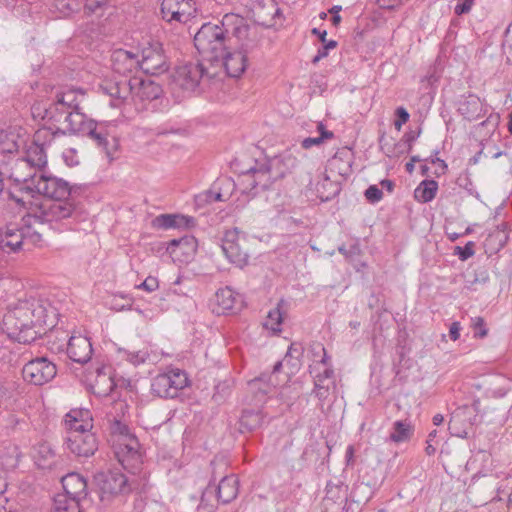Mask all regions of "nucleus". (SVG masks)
I'll use <instances>...</instances> for the list:
<instances>
[{"label": "nucleus", "mask_w": 512, "mask_h": 512, "mask_svg": "<svg viewBox=\"0 0 512 512\" xmlns=\"http://www.w3.org/2000/svg\"><path fill=\"white\" fill-rule=\"evenodd\" d=\"M46 324V309L35 299L22 300L3 317L2 329L8 337L23 344L35 341Z\"/></svg>", "instance_id": "f257e3e1"}, {"label": "nucleus", "mask_w": 512, "mask_h": 512, "mask_svg": "<svg viewBox=\"0 0 512 512\" xmlns=\"http://www.w3.org/2000/svg\"><path fill=\"white\" fill-rule=\"evenodd\" d=\"M10 178L16 183H23L24 189L35 192L51 200H64L71 195L72 188L67 181L55 176H47L43 171L33 174L11 173Z\"/></svg>", "instance_id": "f03ea898"}, {"label": "nucleus", "mask_w": 512, "mask_h": 512, "mask_svg": "<svg viewBox=\"0 0 512 512\" xmlns=\"http://www.w3.org/2000/svg\"><path fill=\"white\" fill-rule=\"evenodd\" d=\"M206 61L188 62L178 66L172 76V85L184 92H200L204 86L217 76L214 65H205Z\"/></svg>", "instance_id": "7ed1b4c3"}, {"label": "nucleus", "mask_w": 512, "mask_h": 512, "mask_svg": "<svg viewBox=\"0 0 512 512\" xmlns=\"http://www.w3.org/2000/svg\"><path fill=\"white\" fill-rule=\"evenodd\" d=\"M226 38L219 25L205 23L195 34L194 45L203 57V61L214 65V62H219L220 58H223L226 50Z\"/></svg>", "instance_id": "20e7f679"}, {"label": "nucleus", "mask_w": 512, "mask_h": 512, "mask_svg": "<svg viewBox=\"0 0 512 512\" xmlns=\"http://www.w3.org/2000/svg\"><path fill=\"white\" fill-rule=\"evenodd\" d=\"M114 128L115 125L111 123L92 120L84 132V136H88L105 153L109 162L118 157L120 147Z\"/></svg>", "instance_id": "39448f33"}, {"label": "nucleus", "mask_w": 512, "mask_h": 512, "mask_svg": "<svg viewBox=\"0 0 512 512\" xmlns=\"http://www.w3.org/2000/svg\"><path fill=\"white\" fill-rule=\"evenodd\" d=\"M188 385V377L185 371L172 368L158 374L152 379L151 391L161 398H176L179 392Z\"/></svg>", "instance_id": "423d86ee"}, {"label": "nucleus", "mask_w": 512, "mask_h": 512, "mask_svg": "<svg viewBox=\"0 0 512 512\" xmlns=\"http://www.w3.org/2000/svg\"><path fill=\"white\" fill-rule=\"evenodd\" d=\"M221 248L231 263L238 267L247 265L249 260L248 240L238 228L227 230L224 233Z\"/></svg>", "instance_id": "0eeeda50"}, {"label": "nucleus", "mask_w": 512, "mask_h": 512, "mask_svg": "<svg viewBox=\"0 0 512 512\" xmlns=\"http://www.w3.org/2000/svg\"><path fill=\"white\" fill-rule=\"evenodd\" d=\"M258 38H249V41L242 42L240 48L235 52L224 51L223 58L214 62L217 72L224 67L230 77L237 78L243 74L247 67V55L258 46Z\"/></svg>", "instance_id": "6e6552de"}, {"label": "nucleus", "mask_w": 512, "mask_h": 512, "mask_svg": "<svg viewBox=\"0 0 512 512\" xmlns=\"http://www.w3.org/2000/svg\"><path fill=\"white\" fill-rule=\"evenodd\" d=\"M114 454L124 469L135 473L142 464L140 444L136 437H125L113 445Z\"/></svg>", "instance_id": "1a4fd4ad"}, {"label": "nucleus", "mask_w": 512, "mask_h": 512, "mask_svg": "<svg viewBox=\"0 0 512 512\" xmlns=\"http://www.w3.org/2000/svg\"><path fill=\"white\" fill-rule=\"evenodd\" d=\"M75 212V205L68 198L64 200L45 201L35 211V218L40 223H52L67 219Z\"/></svg>", "instance_id": "9d476101"}, {"label": "nucleus", "mask_w": 512, "mask_h": 512, "mask_svg": "<svg viewBox=\"0 0 512 512\" xmlns=\"http://www.w3.org/2000/svg\"><path fill=\"white\" fill-rule=\"evenodd\" d=\"M22 374L26 381L40 386L56 376L57 368L47 357H37L24 365Z\"/></svg>", "instance_id": "9b49d317"}, {"label": "nucleus", "mask_w": 512, "mask_h": 512, "mask_svg": "<svg viewBox=\"0 0 512 512\" xmlns=\"http://www.w3.org/2000/svg\"><path fill=\"white\" fill-rule=\"evenodd\" d=\"M139 68L151 75L163 73L168 69L167 58L160 43H152L143 48Z\"/></svg>", "instance_id": "f8f14e48"}, {"label": "nucleus", "mask_w": 512, "mask_h": 512, "mask_svg": "<svg viewBox=\"0 0 512 512\" xmlns=\"http://www.w3.org/2000/svg\"><path fill=\"white\" fill-rule=\"evenodd\" d=\"M66 446L75 456L88 458L98 450V439L94 432H68Z\"/></svg>", "instance_id": "ddd939ff"}, {"label": "nucleus", "mask_w": 512, "mask_h": 512, "mask_svg": "<svg viewBox=\"0 0 512 512\" xmlns=\"http://www.w3.org/2000/svg\"><path fill=\"white\" fill-rule=\"evenodd\" d=\"M195 11L192 0H163L161 3L162 18L169 23H185Z\"/></svg>", "instance_id": "4468645a"}, {"label": "nucleus", "mask_w": 512, "mask_h": 512, "mask_svg": "<svg viewBox=\"0 0 512 512\" xmlns=\"http://www.w3.org/2000/svg\"><path fill=\"white\" fill-rule=\"evenodd\" d=\"M219 28L223 31V34L227 37V35L231 34L235 36L241 43L249 41V38H253L254 36L258 38L255 29L250 28L247 24L246 20L235 13H227L222 17L221 25Z\"/></svg>", "instance_id": "2eb2a0df"}, {"label": "nucleus", "mask_w": 512, "mask_h": 512, "mask_svg": "<svg viewBox=\"0 0 512 512\" xmlns=\"http://www.w3.org/2000/svg\"><path fill=\"white\" fill-rule=\"evenodd\" d=\"M34 118L41 117L52 123L56 133H61L68 119L66 116L72 112V109L61 107L59 103L53 101L48 107H42L41 104H35L31 108Z\"/></svg>", "instance_id": "dca6fc26"}, {"label": "nucleus", "mask_w": 512, "mask_h": 512, "mask_svg": "<svg viewBox=\"0 0 512 512\" xmlns=\"http://www.w3.org/2000/svg\"><path fill=\"white\" fill-rule=\"evenodd\" d=\"M96 480L103 494L118 495L130 491L127 477L118 470L99 473Z\"/></svg>", "instance_id": "f3484780"}, {"label": "nucleus", "mask_w": 512, "mask_h": 512, "mask_svg": "<svg viewBox=\"0 0 512 512\" xmlns=\"http://www.w3.org/2000/svg\"><path fill=\"white\" fill-rule=\"evenodd\" d=\"M25 246V235L22 227L15 224L0 226V252L17 253Z\"/></svg>", "instance_id": "a211bd4d"}, {"label": "nucleus", "mask_w": 512, "mask_h": 512, "mask_svg": "<svg viewBox=\"0 0 512 512\" xmlns=\"http://www.w3.org/2000/svg\"><path fill=\"white\" fill-rule=\"evenodd\" d=\"M130 95L134 101H152L158 99L163 90L161 86L152 80L139 78L130 79Z\"/></svg>", "instance_id": "6ab92c4d"}, {"label": "nucleus", "mask_w": 512, "mask_h": 512, "mask_svg": "<svg viewBox=\"0 0 512 512\" xmlns=\"http://www.w3.org/2000/svg\"><path fill=\"white\" fill-rule=\"evenodd\" d=\"M47 164L45 148L31 144L26 151L25 158L16 161L11 173L23 174L22 170L35 168V171H42Z\"/></svg>", "instance_id": "aec40b11"}, {"label": "nucleus", "mask_w": 512, "mask_h": 512, "mask_svg": "<svg viewBox=\"0 0 512 512\" xmlns=\"http://www.w3.org/2000/svg\"><path fill=\"white\" fill-rule=\"evenodd\" d=\"M111 68L119 75H127L139 68V55L132 51L124 49H116L112 52L111 57Z\"/></svg>", "instance_id": "412c9836"}, {"label": "nucleus", "mask_w": 512, "mask_h": 512, "mask_svg": "<svg viewBox=\"0 0 512 512\" xmlns=\"http://www.w3.org/2000/svg\"><path fill=\"white\" fill-rule=\"evenodd\" d=\"M92 351L91 342L87 337L72 335L69 338L67 354L72 361L84 364L90 360Z\"/></svg>", "instance_id": "4be33fe9"}, {"label": "nucleus", "mask_w": 512, "mask_h": 512, "mask_svg": "<svg viewBox=\"0 0 512 512\" xmlns=\"http://www.w3.org/2000/svg\"><path fill=\"white\" fill-rule=\"evenodd\" d=\"M61 483L64 491L60 495H67L78 503L87 496V483L80 474L69 473L62 478Z\"/></svg>", "instance_id": "5701e85b"}, {"label": "nucleus", "mask_w": 512, "mask_h": 512, "mask_svg": "<svg viewBox=\"0 0 512 512\" xmlns=\"http://www.w3.org/2000/svg\"><path fill=\"white\" fill-rule=\"evenodd\" d=\"M68 432L93 433V420L88 410L73 409L65 416Z\"/></svg>", "instance_id": "b1692460"}, {"label": "nucleus", "mask_w": 512, "mask_h": 512, "mask_svg": "<svg viewBox=\"0 0 512 512\" xmlns=\"http://www.w3.org/2000/svg\"><path fill=\"white\" fill-rule=\"evenodd\" d=\"M474 410L469 406H461L454 410L449 421L451 433L464 437L467 435V428L472 426L471 415Z\"/></svg>", "instance_id": "393cba45"}, {"label": "nucleus", "mask_w": 512, "mask_h": 512, "mask_svg": "<svg viewBox=\"0 0 512 512\" xmlns=\"http://www.w3.org/2000/svg\"><path fill=\"white\" fill-rule=\"evenodd\" d=\"M353 152L349 148L339 149L329 160L328 167L331 172L346 178L352 172Z\"/></svg>", "instance_id": "a878e982"}, {"label": "nucleus", "mask_w": 512, "mask_h": 512, "mask_svg": "<svg viewBox=\"0 0 512 512\" xmlns=\"http://www.w3.org/2000/svg\"><path fill=\"white\" fill-rule=\"evenodd\" d=\"M458 112L467 120L472 121L485 114L481 99L473 94L463 96L458 101Z\"/></svg>", "instance_id": "bb28decb"}, {"label": "nucleus", "mask_w": 512, "mask_h": 512, "mask_svg": "<svg viewBox=\"0 0 512 512\" xmlns=\"http://www.w3.org/2000/svg\"><path fill=\"white\" fill-rule=\"evenodd\" d=\"M241 303V296L230 287L219 289L215 294L216 307L213 311L217 314H225L233 311Z\"/></svg>", "instance_id": "cd10ccee"}, {"label": "nucleus", "mask_w": 512, "mask_h": 512, "mask_svg": "<svg viewBox=\"0 0 512 512\" xmlns=\"http://www.w3.org/2000/svg\"><path fill=\"white\" fill-rule=\"evenodd\" d=\"M193 217L180 214H161L152 220V226L156 229L187 228L193 226Z\"/></svg>", "instance_id": "c85d7f7f"}, {"label": "nucleus", "mask_w": 512, "mask_h": 512, "mask_svg": "<svg viewBox=\"0 0 512 512\" xmlns=\"http://www.w3.org/2000/svg\"><path fill=\"white\" fill-rule=\"evenodd\" d=\"M25 144V139L20 135L16 128L0 130V153L13 154Z\"/></svg>", "instance_id": "c756f323"}, {"label": "nucleus", "mask_w": 512, "mask_h": 512, "mask_svg": "<svg viewBox=\"0 0 512 512\" xmlns=\"http://www.w3.org/2000/svg\"><path fill=\"white\" fill-rule=\"evenodd\" d=\"M116 384L112 377L110 366H101L96 370L95 383L93 385L94 393L99 396H108L115 388Z\"/></svg>", "instance_id": "7c9ffc66"}, {"label": "nucleus", "mask_w": 512, "mask_h": 512, "mask_svg": "<svg viewBox=\"0 0 512 512\" xmlns=\"http://www.w3.org/2000/svg\"><path fill=\"white\" fill-rule=\"evenodd\" d=\"M238 478L231 474L224 476L216 487V496L223 504L230 503L238 495Z\"/></svg>", "instance_id": "2f4dec72"}, {"label": "nucleus", "mask_w": 512, "mask_h": 512, "mask_svg": "<svg viewBox=\"0 0 512 512\" xmlns=\"http://www.w3.org/2000/svg\"><path fill=\"white\" fill-rule=\"evenodd\" d=\"M67 122L61 131V135L64 134H80L84 136L88 124L92 119H88L86 115L79 111V109L72 110L68 116H66Z\"/></svg>", "instance_id": "473e14b6"}, {"label": "nucleus", "mask_w": 512, "mask_h": 512, "mask_svg": "<svg viewBox=\"0 0 512 512\" xmlns=\"http://www.w3.org/2000/svg\"><path fill=\"white\" fill-rule=\"evenodd\" d=\"M346 499L345 490L341 486L327 485L323 505L327 511L338 512L344 508Z\"/></svg>", "instance_id": "72a5a7b5"}, {"label": "nucleus", "mask_w": 512, "mask_h": 512, "mask_svg": "<svg viewBox=\"0 0 512 512\" xmlns=\"http://www.w3.org/2000/svg\"><path fill=\"white\" fill-rule=\"evenodd\" d=\"M313 351L322 352L323 356L320 361H318L314 367L313 370H317V374L314 376V378L321 379L324 382H329L334 384V370L329 365V357L327 356L326 350L323 347V345L317 343L313 345Z\"/></svg>", "instance_id": "f704fd0d"}, {"label": "nucleus", "mask_w": 512, "mask_h": 512, "mask_svg": "<svg viewBox=\"0 0 512 512\" xmlns=\"http://www.w3.org/2000/svg\"><path fill=\"white\" fill-rule=\"evenodd\" d=\"M263 421L264 416L260 409H244L239 420L240 431H254L262 426Z\"/></svg>", "instance_id": "c9c22d12"}, {"label": "nucleus", "mask_w": 512, "mask_h": 512, "mask_svg": "<svg viewBox=\"0 0 512 512\" xmlns=\"http://www.w3.org/2000/svg\"><path fill=\"white\" fill-rule=\"evenodd\" d=\"M84 91L80 88H70L61 92H58L55 96L54 101L59 103L61 107H67L75 110L80 109L79 105L84 98Z\"/></svg>", "instance_id": "e433bc0d"}, {"label": "nucleus", "mask_w": 512, "mask_h": 512, "mask_svg": "<svg viewBox=\"0 0 512 512\" xmlns=\"http://www.w3.org/2000/svg\"><path fill=\"white\" fill-rule=\"evenodd\" d=\"M178 249L184 255H193L197 250L196 238L192 235L186 234L180 238H175L168 242L167 250L171 254H176Z\"/></svg>", "instance_id": "4c0bfd02"}, {"label": "nucleus", "mask_w": 512, "mask_h": 512, "mask_svg": "<svg viewBox=\"0 0 512 512\" xmlns=\"http://www.w3.org/2000/svg\"><path fill=\"white\" fill-rule=\"evenodd\" d=\"M101 88L104 93L109 95L111 98L116 100H124L130 95L131 92L130 79L115 82L107 81L101 85Z\"/></svg>", "instance_id": "58836bf2"}, {"label": "nucleus", "mask_w": 512, "mask_h": 512, "mask_svg": "<svg viewBox=\"0 0 512 512\" xmlns=\"http://www.w3.org/2000/svg\"><path fill=\"white\" fill-rule=\"evenodd\" d=\"M35 462L39 467H50L56 463V452L48 442H41L35 448Z\"/></svg>", "instance_id": "ea45409f"}, {"label": "nucleus", "mask_w": 512, "mask_h": 512, "mask_svg": "<svg viewBox=\"0 0 512 512\" xmlns=\"http://www.w3.org/2000/svg\"><path fill=\"white\" fill-rule=\"evenodd\" d=\"M438 183L432 179L423 180L414 191V197L418 202L428 203L437 193Z\"/></svg>", "instance_id": "a19ab883"}, {"label": "nucleus", "mask_w": 512, "mask_h": 512, "mask_svg": "<svg viewBox=\"0 0 512 512\" xmlns=\"http://www.w3.org/2000/svg\"><path fill=\"white\" fill-rule=\"evenodd\" d=\"M218 502L219 500L216 496V486L209 483V485L202 492L200 503L198 505V511L214 512L217 509Z\"/></svg>", "instance_id": "79ce46f5"}, {"label": "nucleus", "mask_w": 512, "mask_h": 512, "mask_svg": "<svg viewBox=\"0 0 512 512\" xmlns=\"http://www.w3.org/2000/svg\"><path fill=\"white\" fill-rule=\"evenodd\" d=\"M413 434V428L407 420H398L393 423L390 440L395 443L405 442L410 439Z\"/></svg>", "instance_id": "37998d69"}, {"label": "nucleus", "mask_w": 512, "mask_h": 512, "mask_svg": "<svg viewBox=\"0 0 512 512\" xmlns=\"http://www.w3.org/2000/svg\"><path fill=\"white\" fill-rule=\"evenodd\" d=\"M51 512H80V506L73 498L56 494L53 498Z\"/></svg>", "instance_id": "c03bdc74"}, {"label": "nucleus", "mask_w": 512, "mask_h": 512, "mask_svg": "<svg viewBox=\"0 0 512 512\" xmlns=\"http://www.w3.org/2000/svg\"><path fill=\"white\" fill-rule=\"evenodd\" d=\"M316 190L322 201H329L339 193L340 187L337 183L332 182L328 176H325L322 182L317 183Z\"/></svg>", "instance_id": "a18cd8bd"}, {"label": "nucleus", "mask_w": 512, "mask_h": 512, "mask_svg": "<svg viewBox=\"0 0 512 512\" xmlns=\"http://www.w3.org/2000/svg\"><path fill=\"white\" fill-rule=\"evenodd\" d=\"M110 7L111 0H85L84 14L100 18Z\"/></svg>", "instance_id": "49530a36"}, {"label": "nucleus", "mask_w": 512, "mask_h": 512, "mask_svg": "<svg viewBox=\"0 0 512 512\" xmlns=\"http://www.w3.org/2000/svg\"><path fill=\"white\" fill-rule=\"evenodd\" d=\"M284 303L281 300L277 306L268 312L264 327L273 331L274 333L281 332V324L283 321V313L281 311V305Z\"/></svg>", "instance_id": "de8ad7c7"}, {"label": "nucleus", "mask_w": 512, "mask_h": 512, "mask_svg": "<svg viewBox=\"0 0 512 512\" xmlns=\"http://www.w3.org/2000/svg\"><path fill=\"white\" fill-rule=\"evenodd\" d=\"M276 386L272 381V375L262 374L260 377L255 378L249 382V387L252 391H259L263 395H267Z\"/></svg>", "instance_id": "09e8293b"}, {"label": "nucleus", "mask_w": 512, "mask_h": 512, "mask_svg": "<svg viewBox=\"0 0 512 512\" xmlns=\"http://www.w3.org/2000/svg\"><path fill=\"white\" fill-rule=\"evenodd\" d=\"M56 135L61 134L56 133V129H54L52 126L48 128H40L34 133L32 144L45 148L51 144Z\"/></svg>", "instance_id": "8fccbe9b"}, {"label": "nucleus", "mask_w": 512, "mask_h": 512, "mask_svg": "<svg viewBox=\"0 0 512 512\" xmlns=\"http://www.w3.org/2000/svg\"><path fill=\"white\" fill-rule=\"evenodd\" d=\"M118 353L122 359L127 360L134 366L145 363L149 358V353L147 350L129 351L124 348H119Z\"/></svg>", "instance_id": "3c124183"}, {"label": "nucleus", "mask_w": 512, "mask_h": 512, "mask_svg": "<svg viewBox=\"0 0 512 512\" xmlns=\"http://www.w3.org/2000/svg\"><path fill=\"white\" fill-rule=\"evenodd\" d=\"M267 8L269 11L267 13L268 16L273 17L277 12L278 8L274 4L273 0H262V2H258L253 6V14L254 17L257 19V21L261 22L262 24L266 23V20L264 17H262V10Z\"/></svg>", "instance_id": "603ef678"}, {"label": "nucleus", "mask_w": 512, "mask_h": 512, "mask_svg": "<svg viewBox=\"0 0 512 512\" xmlns=\"http://www.w3.org/2000/svg\"><path fill=\"white\" fill-rule=\"evenodd\" d=\"M332 387H334L333 383L314 378V393L320 401H324L328 398Z\"/></svg>", "instance_id": "864d4df0"}, {"label": "nucleus", "mask_w": 512, "mask_h": 512, "mask_svg": "<svg viewBox=\"0 0 512 512\" xmlns=\"http://www.w3.org/2000/svg\"><path fill=\"white\" fill-rule=\"evenodd\" d=\"M334 137V133L332 131H323L322 134L318 137H307L302 140L301 146L304 149H310L313 146L321 145L324 140L332 139Z\"/></svg>", "instance_id": "5fc2aeb1"}, {"label": "nucleus", "mask_w": 512, "mask_h": 512, "mask_svg": "<svg viewBox=\"0 0 512 512\" xmlns=\"http://www.w3.org/2000/svg\"><path fill=\"white\" fill-rule=\"evenodd\" d=\"M111 431L112 434L117 437V439L114 440V443L117 441H123V438L125 437H135L134 435L130 434L129 428L126 424L116 419L111 424Z\"/></svg>", "instance_id": "6e6d98bb"}, {"label": "nucleus", "mask_w": 512, "mask_h": 512, "mask_svg": "<svg viewBox=\"0 0 512 512\" xmlns=\"http://www.w3.org/2000/svg\"><path fill=\"white\" fill-rule=\"evenodd\" d=\"M26 423L15 415H9L5 420L4 430L6 435H12L21 430Z\"/></svg>", "instance_id": "4d7b16f0"}, {"label": "nucleus", "mask_w": 512, "mask_h": 512, "mask_svg": "<svg viewBox=\"0 0 512 512\" xmlns=\"http://www.w3.org/2000/svg\"><path fill=\"white\" fill-rule=\"evenodd\" d=\"M217 201H223V196L220 192H215L213 190H207L196 196V202L199 205L204 203H213Z\"/></svg>", "instance_id": "13d9d810"}, {"label": "nucleus", "mask_w": 512, "mask_h": 512, "mask_svg": "<svg viewBox=\"0 0 512 512\" xmlns=\"http://www.w3.org/2000/svg\"><path fill=\"white\" fill-rule=\"evenodd\" d=\"M302 352L303 348L301 344L292 343L286 353L284 361L289 362L290 360H295V362L292 363V366L297 367L299 365V358L302 355Z\"/></svg>", "instance_id": "bf43d9fd"}, {"label": "nucleus", "mask_w": 512, "mask_h": 512, "mask_svg": "<svg viewBox=\"0 0 512 512\" xmlns=\"http://www.w3.org/2000/svg\"><path fill=\"white\" fill-rule=\"evenodd\" d=\"M474 242L469 241L464 247L456 246L454 248V254L459 257L460 260L465 261L475 254Z\"/></svg>", "instance_id": "052dcab7"}, {"label": "nucleus", "mask_w": 512, "mask_h": 512, "mask_svg": "<svg viewBox=\"0 0 512 512\" xmlns=\"http://www.w3.org/2000/svg\"><path fill=\"white\" fill-rule=\"evenodd\" d=\"M338 251L349 261H353L361 254V248L358 243L350 245L349 248H346L344 245H342L338 248Z\"/></svg>", "instance_id": "680f3d73"}, {"label": "nucleus", "mask_w": 512, "mask_h": 512, "mask_svg": "<svg viewBox=\"0 0 512 512\" xmlns=\"http://www.w3.org/2000/svg\"><path fill=\"white\" fill-rule=\"evenodd\" d=\"M25 235V246L36 245L42 241V235L36 231H32L30 227H22Z\"/></svg>", "instance_id": "e2e57ef3"}, {"label": "nucleus", "mask_w": 512, "mask_h": 512, "mask_svg": "<svg viewBox=\"0 0 512 512\" xmlns=\"http://www.w3.org/2000/svg\"><path fill=\"white\" fill-rule=\"evenodd\" d=\"M457 184L459 185V187L464 188L469 193V195L478 196V192L475 185L472 183V181L467 175L459 176L457 179Z\"/></svg>", "instance_id": "0e129e2a"}, {"label": "nucleus", "mask_w": 512, "mask_h": 512, "mask_svg": "<svg viewBox=\"0 0 512 512\" xmlns=\"http://www.w3.org/2000/svg\"><path fill=\"white\" fill-rule=\"evenodd\" d=\"M366 199L370 202V203H377L379 202L382 197H383V193H382V190L379 189L376 185H371L369 186L365 193H364Z\"/></svg>", "instance_id": "69168bd1"}, {"label": "nucleus", "mask_w": 512, "mask_h": 512, "mask_svg": "<svg viewBox=\"0 0 512 512\" xmlns=\"http://www.w3.org/2000/svg\"><path fill=\"white\" fill-rule=\"evenodd\" d=\"M474 336L484 338L488 334V330L485 328V321L482 317H476L473 319Z\"/></svg>", "instance_id": "338daca9"}, {"label": "nucleus", "mask_w": 512, "mask_h": 512, "mask_svg": "<svg viewBox=\"0 0 512 512\" xmlns=\"http://www.w3.org/2000/svg\"><path fill=\"white\" fill-rule=\"evenodd\" d=\"M503 52L507 56V60L512 62V30L508 29L502 44Z\"/></svg>", "instance_id": "774afa93"}]
</instances>
